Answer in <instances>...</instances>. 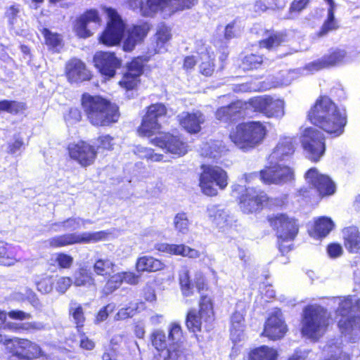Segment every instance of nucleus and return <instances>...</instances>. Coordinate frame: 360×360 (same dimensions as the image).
Masks as SVG:
<instances>
[{"mask_svg":"<svg viewBox=\"0 0 360 360\" xmlns=\"http://www.w3.org/2000/svg\"><path fill=\"white\" fill-rule=\"evenodd\" d=\"M56 261L60 268L69 269L73 263V258L67 254L58 253L56 255Z\"/></svg>","mask_w":360,"mask_h":360,"instance_id":"680f3d73","label":"nucleus"},{"mask_svg":"<svg viewBox=\"0 0 360 360\" xmlns=\"http://www.w3.org/2000/svg\"><path fill=\"white\" fill-rule=\"evenodd\" d=\"M313 190L309 188V186L308 185V187L302 186L297 189L296 192V195L305 200L311 201L313 198L316 197L314 192L312 193Z\"/></svg>","mask_w":360,"mask_h":360,"instance_id":"69168bd1","label":"nucleus"},{"mask_svg":"<svg viewBox=\"0 0 360 360\" xmlns=\"http://www.w3.org/2000/svg\"><path fill=\"white\" fill-rule=\"evenodd\" d=\"M304 179L319 200L333 195L336 184L330 176L321 173L316 167H311L304 174Z\"/></svg>","mask_w":360,"mask_h":360,"instance_id":"9d476101","label":"nucleus"},{"mask_svg":"<svg viewBox=\"0 0 360 360\" xmlns=\"http://www.w3.org/2000/svg\"><path fill=\"white\" fill-rule=\"evenodd\" d=\"M180 125L188 133L196 134L201 130L205 116L199 110L182 112L178 115Z\"/></svg>","mask_w":360,"mask_h":360,"instance_id":"393cba45","label":"nucleus"},{"mask_svg":"<svg viewBox=\"0 0 360 360\" xmlns=\"http://www.w3.org/2000/svg\"><path fill=\"white\" fill-rule=\"evenodd\" d=\"M101 24V19L96 10L91 9L81 15L75 22L74 31L79 38H88Z\"/></svg>","mask_w":360,"mask_h":360,"instance_id":"2eb2a0df","label":"nucleus"},{"mask_svg":"<svg viewBox=\"0 0 360 360\" xmlns=\"http://www.w3.org/2000/svg\"><path fill=\"white\" fill-rule=\"evenodd\" d=\"M138 271H157L165 268V264L159 259L150 256H143L137 259L136 264Z\"/></svg>","mask_w":360,"mask_h":360,"instance_id":"f704fd0d","label":"nucleus"},{"mask_svg":"<svg viewBox=\"0 0 360 360\" xmlns=\"http://www.w3.org/2000/svg\"><path fill=\"white\" fill-rule=\"evenodd\" d=\"M98 148L105 150H112L115 145L114 139L109 135L101 136L98 139Z\"/></svg>","mask_w":360,"mask_h":360,"instance_id":"0e129e2a","label":"nucleus"},{"mask_svg":"<svg viewBox=\"0 0 360 360\" xmlns=\"http://www.w3.org/2000/svg\"><path fill=\"white\" fill-rule=\"evenodd\" d=\"M182 330L180 325L169 326L168 335L160 330L151 335L152 345L158 351L155 360H181L185 356V348L181 342Z\"/></svg>","mask_w":360,"mask_h":360,"instance_id":"f03ea898","label":"nucleus"},{"mask_svg":"<svg viewBox=\"0 0 360 360\" xmlns=\"http://www.w3.org/2000/svg\"><path fill=\"white\" fill-rule=\"evenodd\" d=\"M172 37L170 27L164 24L158 25L154 35L155 52L164 51L166 44L171 40Z\"/></svg>","mask_w":360,"mask_h":360,"instance_id":"72a5a7b5","label":"nucleus"},{"mask_svg":"<svg viewBox=\"0 0 360 360\" xmlns=\"http://www.w3.org/2000/svg\"><path fill=\"white\" fill-rule=\"evenodd\" d=\"M143 62L140 58H136L129 63L127 71L119 82L120 86L127 90L135 88L139 81V78L143 72Z\"/></svg>","mask_w":360,"mask_h":360,"instance_id":"b1692460","label":"nucleus"},{"mask_svg":"<svg viewBox=\"0 0 360 360\" xmlns=\"http://www.w3.org/2000/svg\"><path fill=\"white\" fill-rule=\"evenodd\" d=\"M150 25L146 22H141L128 29L127 37L124 41L123 49L125 51H132L136 45L141 42L147 36Z\"/></svg>","mask_w":360,"mask_h":360,"instance_id":"a878e982","label":"nucleus"},{"mask_svg":"<svg viewBox=\"0 0 360 360\" xmlns=\"http://www.w3.org/2000/svg\"><path fill=\"white\" fill-rule=\"evenodd\" d=\"M228 174L216 165H202L199 176V186L202 193L207 196H216L219 190H224L228 186Z\"/></svg>","mask_w":360,"mask_h":360,"instance_id":"6e6552de","label":"nucleus"},{"mask_svg":"<svg viewBox=\"0 0 360 360\" xmlns=\"http://www.w3.org/2000/svg\"><path fill=\"white\" fill-rule=\"evenodd\" d=\"M105 12L108 20L106 28L99 38L100 41L106 46L117 45L123 37L125 23L115 9L106 8Z\"/></svg>","mask_w":360,"mask_h":360,"instance_id":"f8f14e48","label":"nucleus"},{"mask_svg":"<svg viewBox=\"0 0 360 360\" xmlns=\"http://www.w3.org/2000/svg\"><path fill=\"white\" fill-rule=\"evenodd\" d=\"M68 152L70 157L83 167L91 165L97 156L94 146L85 141L70 144Z\"/></svg>","mask_w":360,"mask_h":360,"instance_id":"dca6fc26","label":"nucleus"},{"mask_svg":"<svg viewBox=\"0 0 360 360\" xmlns=\"http://www.w3.org/2000/svg\"><path fill=\"white\" fill-rule=\"evenodd\" d=\"M266 134V127L262 122L252 121L238 124L230 131L229 138L238 148L248 150L259 146Z\"/></svg>","mask_w":360,"mask_h":360,"instance_id":"39448f33","label":"nucleus"},{"mask_svg":"<svg viewBox=\"0 0 360 360\" xmlns=\"http://www.w3.org/2000/svg\"><path fill=\"white\" fill-rule=\"evenodd\" d=\"M243 110L252 108L255 111L268 115L270 101L267 97H255L250 99L248 102L243 101Z\"/></svg>","mask_w":360,"mask_h":360,"instance_id":"e433bc0d","label":"nucleus"},{"mask_svg":"<svg viewBox=\"0 0 360 360\" xmlns=\"http://www.w3.org/2000/svg\"><path fill=\"white\" fill-rule=\"evenodd\" d=\"M179 281L181 293L184 297H191L194 295V286L191 283L189 269L187 266H182L179 272Z\"/></svg>","mask_w":360,"mask_h":360,"instance_id":"c9c22d12","label":"nucleus"},{"mask_svg":"<svg viewBox=\"0 0 360 360\" xmlns=\"http://www.w3.org/2000/svg\"><path fill=\"white\" fill-rule=\"evenodd\" d=\"M108 233L103 231L96 232L71 233L53 236L49 239V245L55 248L71 245L77 243H96L104 240Z\"/></svg>","mask_w":360,"mask_h":360,"instance_id":"4468645a","label":"nucleus"},{"mask_svg":"<svg viewBox=\"0 0 360 360\" xmlns=\"http://www.w3.org/2000/svg\"><path fill=\"white\" fill-rule=\"evenodd\" d=\"M167 114V108L163 103H157L148 106L138 129L139 135L150 137L156 134L161 128L160 122Z\"/></svg>","mask_w":360,"mask_h":360,"instance_id":"ddd939ff","label":"nucleus"},{"mask_svg":"<svg viewBox=\"0 0 360 360\" xmlns=\"http://www.w3.org/2000/svg\"><path fill=\"white\" fill-rule=\"evenodd\" d=\"M297 145L296 136H284L281 137L271 151L273 158L277 161L288 160L294 155Z\"/></svg>","mask_w":360,"mask_h":360,"instance_id":"4be33fe9","label":"nucleus"},{"mask_svg":"<svg viewBox=\"0 0 360 360\" xmlns=\"http://www.w3.org/2000/svg\"><path fill=\"white\" fill-rule=\"evenodd\" d=\"M288 331L282 313L280 310L271 313V340L283 338Z\"/></svg>","mask_w":360,"mask_h":360,"instance_id":"473e14b6","label":"nucleus"},{"mask_svg":"<svg viewBox=\"0 0 360 360\" xmlns=\"http://www.w3.org/2000/svg\"><path fill=\"white\" fill-rule=\"evenodd\" d=\"M288 41V37L285 32L271 34V48L282 46Z\"/></svg>","mask_w":360,"mask_h":360,"instance_id":"052dcab7","label":"nucleus"},{"mask_svg":"<svg viewBox=\"0 0 360 360\" xmlns=\"http://www.w3.org/2000/svg\"><path fill=\"white\" fill-rule=\"evenodd\" d=\"M346 56L347 53L343 49H331L321 58L307 63L306 69L310 72H316L335 67L342 63Z\"/></svg>","mask_w":360,"mask_h":360,"instance_id":"6ab92c4d","label":"nucleus"},{"mask_svg":"<svg viewBox=\"0 0 360 360\" xmlns=\"http://www.w3.org/2000/svg\"><path fill=\"white\" fill-rule=\"evenodd\" d=\"M295 179L293 169L283 165L271 166V184L283 185Z\"/></svg>","mask_w":360,"mask_h":360,"instance_id":"c85d7f7f","label":"nucleus"},{"mask_svg":"<svg viewBox=\"0 0 360 360\" xmlns=\"http://www.w3.org/2000/svg\"><path fill=\"white\" fill-rule=\"evenodd\" d=\"M129 6L134 10H139L143 16H152L158 11L166 15L188 9L193 6L198 0H127Z\"/></svg>","mask_w":360,"mask_h":360,"instance_id":"423d86ee","label":"nucleus"},{"mask_svg":"<svg viewBox=\"0 0 360 360\" xmlns=\"http://www.w3.org/2000/svg\"><path fill=\"white\" fill-rule=\"evenodd\" d=\"M267 199V195L262 192L258 193L254 188H248L240 198V207L244 213H252L262 209Z\"/></svg>","mask_w":360,"mask_h":360,"instance_id":"412c9836","label":"nucleus"},{"mask_svg":"<svg viewBox=\"0 0 360 360\" xmlns=\"http://www.w3.org/2000/svg\"><path fill=\"white\" fill-rule=\"evenodd\" d=\"M262 62L263 58L261 56L250 54L244 57L242 66L244 70H252L257 68Z\"/></svg>","mask_w":360,"mask_h":360,"instance_id":"603ef678","label":"nucleus"},{"mask_svg":"<svg viewBox=\"0 0 360 360\" xmlns=\"http://www.w3.org/2000/svg\"><path fill=\"white\" fill-rule=\"evenodd\" d=\"M200 310L191 309L186 316V324L188 329L193 333L208 331L212 328L213 305L210 297L202 295L200 300Z\"/></svg>","mask_w":360,"mask_h":360,"instance_id":"1a4fd4ad","label":"nucleus"},{"mask_svg":"<svg viewBox=\"0 0 360 360\" xmlns=\"http://www.w3.org/2000/svg\"><path fill=\"white\" fill-rule=\"evenodd\" d=\"M334 226L335 224L330 218L320 217L314 221L309 234L314 238L322 239L329 234Z\"/></svg>","mask_w":360,"mask_h":360,"instance_id":"c756f323","label":"nucleus"},{"mask_svg":"<svg viewBox=\"0 0 360 360\" xmlns=\"http://www.w3.org/2000/svg\"><path fill=\"white\" fill-rule=\"evenodd\" d=\"M18 262L20 260L9 252L8 245L3 241H0V264L11 266Z\"/></svg>","mask_w":360,"mask_h":360,"instance_id":"79ce46f5","label":"nucleus"},{"mask_svg":"<svg viewBox=\"0 0 360 360\" xmlns=\"http://www.w3.org/2000/svg\"><path fill=\"white\" fill-rule=\"evenodd\" d=\"M65 74L71 83L87 81L91 77V72L86 69L85 64L77 58H72L66 63Z\"/></svg>","mask_w":360,"mask_h":360,"instance_id":"5701e85b","label":"nucleus"},{"mask_svg":"<svg viewBox=\"0 0 360 360\" xmlns=\"http://www.w3.org/2000/svg\"><path fill=\"white\" fill-rule=\"evenodd\" d=\"M94 62L99 72L108 78L113 77L116 70L121 66V60L110 52H97Z\"/></svg>","mask_w":360,"mask_h":360,"instance_id":"aec40b11","label":"nucleus"},{"mask_svg":"<svg viewBox=\"0 0 360 360\" xmlns=\"http://www.w3.org/2000/svg\"><path fill=\"white\" fill-rule=\"evenodd\" d=\"M207 214L211 222L221 229L231 226L236 221L234 217L229 211L217 205L207 206Z\"/></svg>","mask_w":360,"mask_h":360,"instance_id":"bb28decb","label":"nucleus"},{"mask_svg":"<svg viewBox=\"0 0 360 360\" xmlns=\"http://www.w3.org/2000/svg\"><path fill=\"white\" fill-rule=\"evenodd\" d=\"M172 255L187 257L192 259L198 258L200 253L198 250L184 244H172Z\"/></svg>","mask_w":360,"mask_h":360,"instance_id":"a19ab883","label":"nucleus"},{"mask_svg":"<svg viewBox=\"0 0 360 360\" xmlns=\"http://www.w3.org/2000/svg\"><path fill=\"white\" fill-rule=\"evenodd\" d=\"M26 105L24 103L15 101H8V112L11 114H17L25 110Z\"/></svg>","mask_w":360,"mask_h":360,"instance_id":"338daca9","label":"nucleus"},{"mask_svg":"<svg viewBox=\"0 0 360 360\" xmlns=\"http://www.w3.org/2000/svg\"><path fill=\"white\" fill-rule=\"evenodd\" d=\"M82 105L88 120L94 126H108L119 119L118 107L101 96L84 94Z\"/></svg>","mask_w":360,"mask_h":360,"instance_id":"7ed1b4c3","label":"nucleus"},{"mask_svg":"<svg viewBox=\"0 0 360 360\" xmlns=\"http://www.w3.org/2000/svg\"><path fill=\"white\" fill-rule=\"evenodd\" d=\"M243 101H237L228 106L221 107L216 112V118L221 122H229L235 120L243 110Z\"/></svg>","mask_w":360,"mask_h":360,"instance_id":"7c9ffc66","label":"nucleus"},{"mask_svg":"<svg viewBox=\"0 0 360 360\" xmlns=\"http://www.w3.org/2000/svg\"><path fill=\"white\" fill-rule=\"evenodd\" d=\"M70 313L72 314L77 327H82L85 321V317L82 306L77 303H72Z\"/></svg>","mask_w":360,"mask_h":360,"instance_id":"864d4df0","label":"nucleus"},{"mask_svg":"<svg viewBox=\"0 0 360 360\" xmlns=\"http://www.w3.org/2000/svg\"><path fill=\"white\" fill-rule=\"evenodd\" d=\"M311 0H293L290 6V12L299 13L304 9Z\"/></svg>","mask_w":360,"mask_h":360,"instance_id":"774afa93","label":"nucleus"},{"mask_svg":"<svg viewBox=\"0 0 360 360\" xmlns=\"http://www.w3.org/2000/svg\"><path fill=\"white\" fill-rule=\"evenodd\" d=\"M300 141L311 162H319L325 154L326 137L318 129L312 127H306L301 134Z\"/></svg>","mask_w":360,"mask_h":360,"instance_id":"9b49d317","label":"nucleus"},{"mask_svg":"<svg viewBox=\"0 0 360 360\" xmlns=\"http://www.w3.org/2000/svg\"><path fill=\"white\" fill-rule=\"evenodd\" d=\"M52 277L50 276H44L36 281L37 290L43 294H48L53 290Z\"/></svg>","mask_w":360,"mask_h":360,"instance_id":"5fc2aeb1","label":"nucleus"},{"mask_svg":"<svg viewBox=\"0 0 360 360\" xmlns=\"http://www.w3.org/2000/svg\"><path fill=\"white\" fill-rule=\"evenodd\" d=\"M343 245L350 253L360 252V231L356 226H348L343 230Z\"/></svg>","mask_w":360,"mask_h":360,"instance_id":"cd10ccee","label":"nucleus"},{"mask_svg":"<svg viewBox=\"0 0 360 360\" xmlns=\"http://www.w3.org/2000/svg\"><path fill=\"white\" fill-rule=\"evenodd\" d=\"M244 314L236 310L231 316V338L233 342H238L243 338L245 329Z\"/></svg>","mask_w":360,"mask_h":360,"instance_id":"2f4dec72","label":"nucleus"},{"mask_svg":"<svg viewBox=\"0 0 360 360\" xmlns=\"http://www.w3.org/2000/svg\"><path fill=\"white\" fill-rule=\"evenodd\" d=\"M338 28L336 21L335 20L334 11L332 8H328V15L326 20L323 23L319 30L320 35H325L328 32Z\"/></svg>","mask_w":360,"mask_h":360,"instance_id":"49530a36","label":"nucleus"},{"mask_svg":"<svg viewBox=\"0 0 360 360\" xmlns=\"http://www.w3.org/2000/svg\"><path fill=\"white\" fill-rule=\"evenodd\" d=\"M330 319L326 309L318 304H308L303 309L301 333L316 341L327 330Z\"/></svg>","mask_w":360,"mask_h":360,"instance_id":"20e7f679","label":"nucleus"},{"mask_svg":"<svg viewBox=\"0 0 360 360\" xmlns=\"http://www.w3.org/2000/svg\"><path fill=\"white\" fill-rule=\"evenodd\" d=\"M7 345L8 352L18 358L32 359L41 355L39 346L27 339L14 338Z\"/></svg>","mask_w":360,"mask_h":360,"instance_id":"a211bd4d","label":"nucleus"},{"mask_svg":"<svg viewBox=\"0 0 360 360\" xmlns=\"http://www.w3.org/2000/svg\"><path fill=\"white\" fill-rule=\"evenodd\" d=\"M72 283L76 286L92 285L94 284V279L91 274L82 267L75 273Z\"/></svg>","mask_w":360,"mask_h":360,"instance_id":"ea45409f","label":"nucleus"},{"mask_svg":"<svg viewBox=\"0 0 360 360\" xmlns=\"http://www.w3.org/2000/svg\"><path fill=\"white\" fill-rule=\"evenodd\" d=\"M308 121L326 132L330 138L342 135L347 123V115L326 95H321L311 106L307 115Z\"/></svg>","mask_w":360,"mask_h":360,"instance_id":"f257e3e1","label":"nucleus"},{"mask_svg":"<svg viewBox=\"0 0 360 360\" xmlns=\"http://www.w3.org/2000/svg\"><path fill=\"white\" fill-rule=\"evenodd\" d=\"M115 309V304L110 303L103 307L98 312L96 317V322L100 323L107 319L109 314L112 313Z\"/></svg>","mask_w":360,"mask_h":360,"instance_id":"bf43d9fd","label":"nucleus"},{"mask_svg":"<svg viewBox=\"0 0 360 360\" xmlns=\"http://www.w3.org/2000/svg\"><path fill=\"white\" fill-rule=\"evenodd\" d=\"M115 264L108 258L98 259L94 264V271L97 275L106 276L112 271Z\"/></svg>","mask_w":360,"mask_h":360,"instance_id":"37998d69","label":"nucleus"},{"mask_svg":"<svg viewBox=\"0 0 360 360\" xmlns=\"http://www.w3.org/2000/svg\"><path fill=\"white\" fill-rule=\"evenodd\" d=\"M240 31L235 20L227 24L224 28V37L229 41L240 35Z\"/></svg>","mask_w":360,"mask_h":360,"instance_id":"4d7b16f0","label":"nucleus"},{"mask_svg":"<svg viewBox=\"0 0 360 360\" xmlns=\"http://www.w3.org/2000/svg\"><path fill=\"white\" fill-rule=\"evenodd\" d=\"M150 142L156 146L165 149L167 152L179 156L184 155L188 152L187 143L178 135L169 133L160 134Z\"/></svg>","mask_w":360,"mask_h":360,"instance_id":"f3484780","label":"nucleus"},{"mask_svg":"<svg viewBox=\"0 0 360 360\" xmlns=\"http://www.w3.org/2000/svg\"><path fill=\"white\" fill-rule=\"evenodd\" d=\"M174 229L180 234L186 235L189 232L191 222L185 212L177 213L173 219Z\"/></svg>","mask_w":360,"mask_h":360,"instance_id":"58836bf2","label":"nucleus"},{"mask_svg":"<svg viewBox=\"0 0 360 360\" xmlns=\"http://www.w3.org/2000/svg\"><path fill=\"white\" fill-rule=\"evenodd\" d=\"M200 58L202 60L200 65V72L205 76H210L214 72L213 59L207 53H202Z\"/></svg>","mask_w":360,"mask_h":360,"instance_id":"3c124183","label":"nucleus"},{"mask_svg":"<svg viewBox=\"0 0 360 360\" xmlns=\"http://www.w3.org/2000/svg\"><path fill=\"white\" fill-rule=\"evenodd\" d=\"M285 115V102L282 99H271V117L280 119Z\"/></svg>","mask_w":360,"mask_h":360,"instance_id":"6e6d98bb","label":"nucleus"},{"mask_svg":"<svg viewBox=\"0 0 360 360\" xmlns=\"http://www.w3.org/2000/svg\"><path fill=\"white\" fill-rule=\"evenodd\" d=\"M82 119L80 110L77 108L70 109L68 113L65 116V120L68 124H72L79 122Z\"/></svg>","mask_w":360,"mask_h":360,"instance_id":"e2e57ef3","label":"nucleus"},{"mask_svg":"<svg viewBox=\"0 0 360 360\" xmlns=\"http://www.w3.org/2000/svg\"><path fill=\"white\" fill-rule=\"evenodd\" d=\"M138 308L136 303H129V305L119 309L114 316L115 321H122L131 318L135 314Z\"/></svg>","mask_w":360,"mask_h":360,"instance_id":"09e8293b","label":"nucleus"},{"mask_svg":"<svg viewBox=\"0 0 360 360\" xmlns=\"http://www.w3.org/2000/svg\"><path fill=\"white\" fill-rule=\"evenodd\" d=\"M122 283L123 280L121 272L111 276L103 289L104 294L109 295L112 293L117 289Z\"/></svg>","mask_w":360,"mask_h":360,"instance_id":"de8ad7c7","label":"nucleus"},{"mask_svg":"<svg viewBox=\"0 0 360 360\" xmlns=\"http://www.w3.org/2000/svg\"><path fill=\"white\" fill-rule=\"evenodd\" d=\"M134 153L139 158L146 159L151 162H160L163 159V155L155 153L152 148L141 146H136L133 150Z\"/></svg>","mask_w":360,"mask_h":360,"instance_id":"4c0bfd02","label":"nucleus"},{"mask_svg":"<svg viewBox=\"0 0 360 360\" xmlns=\"http://www.w3.org/2000/svg\"><path fill=\"white\" fill-rule=\"evenodd\" d=\"M249 360H270V349L261 346L252 349L248 355Z\"/></svg>","mask_w":360,"mask_h":360,"instance_id":"8fccbe9b","label":"nucleus"},{"mask_svg":"<svg viewBox=\"0 0 360 360\" xmlns=\"http://www.w3.org/2000/svg\"><path fill=\"white\" fill-rule=\"evenodd\" d=\"M72 284L73 283L71 278L68 276H60L56 281L55 288L57 292L60 294H63L68 290Z\"/></svg>","mask_w":360,"mask_h":360,"instance_id":"13d9d810","label":"nucleus"},{"mask_svg":"<svg viewBox=\"0 0 360 360\" xmlns=\"http://www.w3.org/2000/svg\"><path fill=\"white\" fill-rule=\"evenodd\" d=\"M91 221L81 217H70L63 221L62 227L63 231H75L81 228H84L86 224H91Z\"/></svg>","mask_w":360,"mask_h":360,"instance_id":"c03bdc74","label":"nucleus"},{"mask_svg":"<svg viewBox=\"0 0 360 360\" xmlns=\"http://www.w3.org/2000/svg\"><path fill=\"white\" fill-rule=\"evenodd\" d=\"M44 35L46 39V44L55 51H59L62 48V39L56 33H52L49 30L44 29Z\"/></svg>","mask_w":360,"mask_h":360,"instance_id":"a18cd8bd","label":"nucleus"},{"mask_svg":"<svg viewBox=\"0 0 360 360\" xmlns=\"http://www.w3.org/2000/svg\"><path fill=\"white\" fill-rule=\"evenodd\" d=\"M271 228L277 238L278 248L282 255L288 252L290 245H283L285 242L293 240L299 232L298 220L286 213H278L271 216Z\"/></svg>","mask_w":360,"mask_h":360,"instance_id":"0eeeda50","label":"nucleus"}]
</instances>
